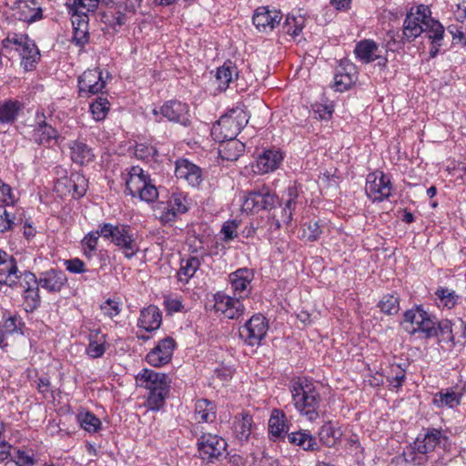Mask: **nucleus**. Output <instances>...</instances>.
<instances>
[{
	"mask_svg": "<svg viewBox=\"0 0 466 466\" xmlns=\"http://www.w3.org/2000/svg\"><path fill=\"white\" fill-rule=\"evenodd\" d=\"M431 11L428 5H419L411 7L404 19L401 33L389 31L387 33L386 47L390 51L402 48L406 42H412L424 30Z\"/></svg>",
	"mask_w": 466,
	"mask_h": 466,
	"instance_id": "f257e3e1",
	"label": "nucleus"
},
{
	"mask_svg": "<svg viewBox=\"0 0 466 466\" xmlns=\"http://www.w3.org/2000/svg\"><path fill=\"white\" fill-rule=\"evenodd\" d=\"M292 401L296 410L309 420L319 418L321 398L314 383L307 378H299L291 387Z\"/></svg>",
	"mask_w": 466,
	"mask_h": 466,
	"instance_id": "f03ea898",
	"label": "nucleus"
},
{
	"mask_svg": "<svg viewBox=\"0 0 466 466\" xmlns=\"http://www.w3.org/2000/svg\"><path fill=\"white\" fill-rule=\"evenodd\" d=\"M122 180L133 197L145 202H154L158 197L157 188L151 183L150 176L139 166H131L121 172Z\"/></svg>",
	"mask_w": 466,
	"mask_h": 466,
	"instance_id": "7ed1b4c3",
	"label": "nucleus"
},
{
	"mask_svg": "<svg viewBox=\"0 0 466 466\" xmlns=\"http://www.w3.org/2000/svg\"><path fill=\"white\" fill-rule=\"evenodd\" d=\"M55 173L58 177L55 180L54 191L63 201L78 199L85 196L88 188V180L79 172H72L67 176V170L62 166L55 167Z\"/></svg>",
	"mask_w": 466,
	"mask_h": 466,
	"instance_id": "20e7f679",
	"label": "nucleus"
},
{
	"mask_svg": "<svg viewBox=\"0 0 466 466\" xmlns=\"http://www.w3.org/2000/svg\"><path fill=\"white\" fill-rule=\"evenodd\" d=\"M248 122L247 112L242 107L237 106L218 119L211 129V135L219 143L227 139H235Z\"/></svg>",
	"mask_w": 466,
	"mask_h": 466,
	"instance_id": "39448f33",
	"label": "nucleus"
},
{
	"mask_svg": "<svg viewBox=\"0 0 466 466\" xmlns=\"http://www.w3.org/2000/svg\"><path fill=\"white\" fill-rule=\"evenodd\" d=\"M97 234H100L106 239H110L128 259L132 258L139 250L133 230L128 225L105 223L99 226Z\"/></svg>",
	"mask_w": 466,
	"mask_h": 466,
	"instance_id": "423d86ee",
	"label": "nucleus"
},
{
	"mask_svg": "<svg viewBox=\"0 0 466 466\" xmlns=\"http://www.w3.org/2000/svg\"><path fill=\"white\" fill-rule=\"evenodd\" d=\"M5 49H15L22 58V65L26 71L35 67L40 53L35 42L25 34L8 33L2 41Z\"/></svg>",
	"mask_w": 466,
	"mask_h": 466,
	"instance_id": "0eeeda50",
	"label": "nucleus"
},
{
	"mask_svg": "<svg viewBox=\"0 0 466 466\" xmlns=\"http://www.w3.org/2000/svg\"><path fill=\"white\" fill-rule=\"evenodd\" d=\"M31 139L38 146L53 148L60 144L63 137L56 128L46 122L44 112L37 111L35 114V124L33 126L31 132Z\"/></svg>",
	"mask_w": 466,
	"mask_h": 466,
	"instance_id": "6e6552de",
	"label": "nucleus"
},
{
	"mask_svg": "<svg viewBox=\"0 0 466 466\" xmlns=\"http://www.w3.org/2000/svg\"><path fill=\"white\" fill-rule=\"evenodd\" d=\"M394 188L390 177L380 170L368 174L366 178L365 191L372 201H390Z\"/></svg>",
	"mask_w": 466,
	"mask_h": 466,
	"instance_id": "1a4fd4ad",
	"label": "nucleus"
},
{
	"mask_svg": "<svg viewBox=\"0 0 466 466\" xmlns=\"http://www.w3.org/2000/svg\"><path fill=\"white\" fill-rule=\"evenodd\" d=\"M268 330V322L260 313L253 315L239 328V336L249 346L260 345Z\"/></svg>",
	"mask_w": 466,
	"mask_h": 466,
	"instance_id": "9d476101",
	"label": "nucleus"
},
{
	"mask_svg": "<svg viewBox=\"0 0 466 466\" xmlns=\"http://www.w3.org/2000/svg\"><path fill=\"white\" fill-rule=\"evenodd\" d=\"M199 456L208 462L219 459L227 449V441L217 434L202 433L198 438Z\"/></svg>",
	"mask_w": 466,
	"mask_h": 466,
	"instance_id": "9b49d317",
	"label": "nucleus"
},
{
	"mask_svg": "<svg viewBox=\"0 0 466 466\" xmlns=\"http://www.w3.org/2000/svg\"><path fill=\"white\" fill-rule=\"evenodd\" d=\"M153 114L157 116L161 115L170 122L179 123L183 126L189 124V106L187 103L179 100H168L158 109H153Z\"/></svg>",
	"mask_w": 466,
	"mask_h": 466,
	"instance_id": "f8f14e48",
	"label": "nucleus"
},
{
	"mask_svg": "<svg viewBox=\"0 0 466 466\" xmlns=\"http://www.w3.org/2000/svg\"><path fill=\"white\" fill-rule=\"evenodd\" d=\"M106 86L102 72L98 68L87 69L78 77V91L82 97L96 95Z\"/></svg>",
	"mask_w": 466,
	"mask_h": 466,
	"instance_id": "ddd939ff",
	"label": "nucleus"
},
{
	"mask_svg": "<svg viewBox=\"0 0 466 466\" xmlns=\"http://www.w3.org/2000/svg\"><path fill=\"white\" fill-rule=\"evenodd\" d=\"M214 309L217 312H221L225 318L229 319H238L244 314L245 307L241 299L228 296L224 293L214 295Z\"/></svg>",
	"mask_w": 466,
	"mask_h": 466,
	"instance_id": "4468645a",
	"label": "nucleus"
},
{
	"mask_svg": "<svg viewBox=\"0 0 466 466\" xmlns=\"http://www.w3.org/2000/svg\"><path fill=\"white\" fill-rule=\"evenodd\" d=\"M284 160V154L279 148L264 149L257 157L253 171L258 175H265L279 168Z\"/></svg>",
	"mask_w": 466,
	"mask_h": 466,
	"instance_id": "2eb2a0df",
	"label": "nucleus"
},
{
	"mask_svg": "<svg viewBox=\"0 0 466 466\" xmlns=\"http://www.w3.org/2000/svg\"><path fill=\"white\" fill-rule=\"evenodd\" d=\"M175 176L194 187H198L203 181L202 168L183 157L175 161Z\"/></svg>",
	"mask_w": 466,
	"mask_h": 466,
	"instance_id": "dca6fc26",
	"label": "nucleus"
},
{
	"mask_svg": "<svg viewBox=\"0 0 466 466\" xmlns=\"http://www.w3.org/2000/svg\"><path fill=\"white\" fill-rule=\"evenodd\" d=\"M282 19V14L279 10L269 9L268 6H259L255 10L252 21L259 32L269 33Z\"/></svg>",
	"mask_w": 466,
	"mask_h": 466,
	"instance_id": "f3484780",
	"label": "nucleus"
},
{
	"mask_svg": "<svg viewBox=\"0 0 466 466\" xmlns=\"http://www.w3.org/2000/svg\"><path fill=\"white\" fill-rule=\"evenodd\" d=\"M176 341L171 337H167L158 341L157 345L147 355V363L154 367H161L168 363L173 356Z\"/></svg>",
	"mask_w": 466,
	"mask_h": 466,
	"instance_id": "a211bd4d",
	"label": "nucleus"
},
{
	"mask_svg": "<svg viewBox=\"0 0 466 466\" xmlns=\"http://www.w3.org/2000/svg\"><path fill=\"white\" fill-rule=\"evenodd\" d=\"M68 149L71 161L77 166H87L96 158L95 149L84 139L71 140Z\"/></svg>",
	"mask_w": 466,
	"mask_h": 466,
	"instance_id": "6ab92c4d",
	"label": "nucleus"
},
{
	"mask_svg": "<svg viewBox=\"0 0 466 466\" xmlns=\"http://www.w3.org/2000/svg\"><path fill=\"white\" fill-rule=\"evenodd\" d=\"M15 16L23 22L32 24L43 18L41 5L36 0H17L15 3Z\"/></svg>",
	"mask_w": 466,
	"mask_h": 466,
	"instance_id": "aec40b11",
	"label": "nucleus"
},
{
	"mask_svg": "<svg viewBox=\"0 0 466 466\" xmlns=\"http://www.w3.org/2000/svg\"><path fill=\"white\" fill-rule=\"evenodd\" d=\"M254 274L251 269L242 268L229 275V280L234 296L243 299L248 298L251 291L250 283Z\"/></svg>",
	"mask_w": 466,
	"mask_h": 466,
	"instance_id": "412c9836",
	"label": "nucleus"
},
{
	"mask_svg": "<svg viewBox=\"0 0 466 466\" xmlns=\"http://www.w3.org/2000/svg\"><path fill=\"white\" fill-rule=\"evenodd\" d=\"M243 204H275L278 196L266 184L258 185L249 191H243L240 195Z\"/></svg>",
	"mask_w": 466,
	"mask_h": 466,
	"instance_id": "4be33fe9",
	"label": "nucleus"
},
{
	"mask_svg": "<svg viewBox=\"0 0 466 466\" xmlns=\"http://www.w3.org/2000/svg\"><path fill=\"white\" fill-rule=\"evenodd\" d=\"M67 283V278L64 271L51 268L41 272L38 277L39 287L49 293H58Z\"/></svg>",
	"mask_w": 466,
	"mask_h": 466,
	"instance_id": "5701e85b",
	"label": "nucleus"
},
{
	"mask_svg": "<svg viewBox=\"0 0 466 466\" xmlns=\"http://www.w3.org/2000/svg\"><path fill=\"white\" fill-rule=\"evenodd\" d=\"M239 70L236 63L227 60L224 64L217 68L216 84L219 92H225L230 87V85L238 80Z\"/></svg>",
	"mask_w": 466,
	"mask_h": 466,
	"instance_id": "b1692460",
	"label": "nucleus"
},
{
	"mask_svg": "<svg viewBox=\"0 0 466 466\" xmlns=\"http://www.w3.org/2000/svg\"><path fill=\"white\" fill-rule=\"evenodd\" d=\"M73 26L72 43L83 48L89 42V18L87 14L74 15L71 17Z\"/></svg>",
	"mask_w": 466,
	"mask_h": 466,
	"instance_id": "393cba45",
	"label": "nucleus"
},
{
	"mask_svg": "<svg viewBox=\"0 0 466 466\" xmlns=\"http://www.w3.org/2000/svg\"><path fill=\"white\" fill-rule=\"evenodd\" d=\"M442 436L441 431L437 429H429L423 437H417L413 442V450L420 454H427L435 450L441 443Z\"/></svg>",
	"mask_w": 466,
	"mask_h": 466,
	"instance_id": "a878e982",
	"label": "nucleus"
},
{
	"mask_svg": "<svg viewBox=\"0 0 466 466\" xmlns=\"http://www.w3.org/2000/svg\"><path fill=\"white\" fill-rule=\"evenodd\" d=\"M19 269L15 259L6 252L0 249V283L15 285Z\"/></svg>",
	"mask_w": 466,
	"mask_h": 466,
	"instance_id": "bb28decb",
	"label": "nucleus"
},
{
	"mask_svg": "<svg viewBox=\"0 0 466 466\" xmlns=\"http://www.w3.org/2000/svg\"><path fill=\"white\" fill-rule=\"evenodd\" d=\"M354 54L356 58L364 64H370L381 57L379 45L372 39L359 41L355 46Z\"/></svg>",
	"mask_w": 466,
	"mask_h": 466,
	"instance_id": "cd10ccee",
	"label": "nucleus"
},
{
	"mask_svg": "<svg viewBox=\"0 0 466 466\" xmlns=\"http://www.w3.org/2000/svg\"><path fill=\"white\" fill-rule=\"evenodd\" d=\"M137 380L140 381V385L148 390H156L162 387L169 388V381L165 373L156 372L152 370L144 369L141 373L137 376Z\"/></svg>",
	"mask_w": 466,
	"mask_h": 466,
	"instance_id": "c85d7f7f",
	"label": "nucleus"
},
{
	"mask_svg": "<svg viewBox=\"0 0 466 466\" xmlns=\"http://www.w3.org/2000/svg\"><path fill=\"white\" fill-rule=\"evenodd\" d=\"M24 108V104L13 98L0 100V124L13 125Z\"/></svg>",
	"mask_w": 466,
	"mask_h": 466,
	"instance_id": "c756f323",
	"label": "nucleus"
},
{
	"mask_svg": "<svg viewBox=\"0 0 466 466\" xmlns=\"http://www.w3.org/2000/svg\"><path fill=\"white\" fill-rule=\"evenodd\" d=\"M162 322V313L155 305L145 308L140 312L138 319V327L143 328L148 332L157 329Z\"/></svg>",
	"mask_w": 466,
	"mask_h": 466,
	"instance_id": "7c9ffc66",
	"label": "nucleus"
},
{
	"mask_svg": "<svg viewBox=\"0 0 466 466\" xmlns=\"http://www.w3.org/2000/svg\"><path fill=\"white\" fill-rule=\"evenodd\" d=\"M287 438L289 443L300 447L305 451H317L320 450L316 438L306 430L290 432L287 435Z\"/></svg>",
	"mask_w": 466,
	"mask_h": 466,
	"instance_id": "2f4dec72",
	"label": "nucleus"
},
{
	"mask_svg": "<svg viewBox=\"0 0 466 466\" xmlns=\"http://www.w3.org/2000/svg\"><path fill=\"white\" fill-rule=\"evenodd\" d=\"M462 392H458L454 388L441 390L434 394L432 404L437 408L454 409L461 404Z\"/></svg>",
	"mask_w": 466,
	"mask_h": 466,
	"instance_id": "473e14b6",
	"label": "nucleus"
},
{
	"mask_svg": "<svg viewBox=\"0 0 466 466\" xmlns=\"http://www.w3.org/2000/svg\"><path fill=\"white\" fill-rule=\"evenodd\" d=\"M133 155L137 159L150 167L157 163L159 153L157 148L149 142H136L133 147Z\"/></svg>",
	"mask_w": 466,
	"mask_h": 466,
	"instance_id": "72a5a7b5",
	"label": "nucleus"
},
{
	"mask_svg": "<svg viewBox=\"0 0 466 466\" xmlns=\"http://www.w3.org/2000/svg\"><path fill=\"white\" fill-rule=\"evenodd\" d=\"M217 418V406L214 402L201 399L195 404V420L198 423H211Z\"/></svg>",
	"mask_w": 466,
	"mask_h": 466,
	"instance_id": "f704fd0d",
	"label": "nucleus"
},
{
	"mask_svg": "<svg viewBox=\"0 0 466 466\" xmlns=\"http://www.w3.org/2000/svg\"><path fill=\"white\" fill-rule=\"evenodd\" d=\"M245 151V145L238 139H227L220 143L219 155L223 159L235 161Z\"/></svg>",
	"mask_w": 466,
	"mask_h": 466,
	"instance_id": "c9c22d12",
	"label": "nucleus"
},
{
	"mask_svg": "<svg viewBox=\"0 0 466 466\" xmlns=\"http://www.w3.org/2000/svg\"><path fill=\"white\" fill-rule=\"evenodd\" d=\"M252 417L248 413L235 416L233 421V431L239 441H247L251 434Z\"/></svg>",
	"mask_w": 466,
	"mask_h": 466,
	"instance_id": "e433bc0d",
	"label": "nucleus"
},
{
	"mask_svg": "<svg viewBox=\"0 0 466 466\" xmlns=\"http://www.w3.org/2000/svg\"><path fill=\"white\" fill-rule=\"evenodd\" d=\"M425 310L421 306H417L414 309H408L403 314V320L401 326L405 331L414 335L416 334V326H420V320L423 319Z\"/></svg>",
	"mask_w": 466,
	"mask_h": 466,
	"instance_id": "4c0bfd02",
	"label": "nucleus"
},
{
	"mask_svg": "<svg viewBox=\"0 0 466 466\" xmlns=\"http://www.w3.org/2000/svg\"><path fill=\"white\" fill-rule=\"evenodd\" d=\"M106 336L98 329L91 330L86 353L93 359L100 358L106 351Z\"/></svg>",
	"mask_w": 466,
	"mask_h": 466,
	"instance_id": "58836bf2",
	"label": "nucleus"
},
{
	"mask_svg": "<svg viewBox=\"0 0 466 466\" xmlns=\"http://www.w3.org/2000/svg\"><path fill=\"white\" fill-rule=\"evenodd\" d=\"M200 260L197 257H189L181 259L180 268L177 272L178 280L181 282H188L200 267Z\"/></svg>",
	"mask_w": 466,
	"mask_h": 466,
	"instance_id": "ea45409f",
	"label": "nucleus"
},
{
	"mask_svg": "<svg viewBox=\"0 0 466 466\" xmlns=\"http://www.w3.org/2000/svg\"><path fill=\"white\" fill-rule=\"evenodd\" d=\"M305 22L306 19L301 15L295 16L288 15L282 25V33L295 39L305 27Z\"/></svg>",
	"mask_w": 466,
	"mask_h": 466,
	"instance_id": "a19ab883",
	"label": "nucleus"
},
{
	"mask_svg": "<svg viewBox=\"0 0 466 466\" xmlns=\"http://www.w3.org/2000/svg\"><path fill=\"white\" fill-rule=\"evenodd\" d=\"M423 32L426 33L427 37L431 40V43H443L445 36L444 26L430 15V18L427 19Z\"/></svg>",
	"mask_w": 466,
	"mask_h": 466,
	"instance_id": "79ce46f5",
	"label": "nucleus"
},
{
	"mask_svg": "<svg viewBox=\"0 0 466 466\" xmlns=\"http://www.w3.org/2000/svg\"><path fill=\"white\" fill-rule=\"evenodd\" d=\"M341 437V432L336 430L331 421L326 422L319 431V441L327 447H333Z\"/></svg>",
	"mask_w": 466,
	"mask_h": 466,
	"instance_id": "37998d69",
	"label": "nucleus"
},
{
	"mask_svg": "<svg viewBox=\"0 0 466 466\" xmlns=\"http://www.w3.org/2000/svg\"><path fill=\"white\" fill-rule=\"evenodd\" d=\"M15 285H9L12 289H21L23 292H26L29 289H36L39 287L38 278L31 271H20L17 273V279H15Z\"/></svg>",
	"mask_w": 466,
	"mask_h": 466,
	"instance_id": "c03bdc74",
	"label": "nucleus"
},
{
	"mask_svg": "<svg viewBox=\"0 0 466 466\" xmlns=\"http://www.w3.org/2000/svg\"><path fill=\"white\" fill-rule=\"evenodd\" d=\"M420 323V326L415 327L416 333L421 334L424 339H431L437 336L436 325L438 319L436 317L425 311L423 319Z\"/></svg>",
	"mask_w": 466,
	"mask_h": 466,
	"instance_id": "a18cd8bd",
	"label": "nucleus"
},
{
	"mask_svg": "<svg viewBox=\"0 0 466 466\" xmlns=\"http://www.w3.org/2000/svg\"><path fill=\"white\" fill-rule=\"evenodd\" d=\"M89 110L96 121H103L110 110V103L106 97L97 96L90 104Z\"/></svg>",
	"mask_w": 466,
	"mask_h": 466,
	"instance_id": "49530a36",
	"label": "nucleus"
},
{
	"mask_svg": "<svg viewBox=\"0 0 466 466\" xmlns=\"http://www.w3.org/2000/svg\"><path fill=\"white\" fill-rule=\"evenodd\" d=\"M378 308L387 315H395L400 310V298L395 294H386L379 301Z\"/></svg>",
	"mask_w": 466,
	"mask_h": 466,
	"instance_id": "de8ad7c7",
	"label": "nucleus"
},
{
	"mask_svg": "<svg viewBox=\"0 0 466 466\" xmlns=\"http://www.w3.org/2000/svg\"><path fill=\"white\" fill-rule=\"evenodd\" d=\"M283 419L284 414L282 413L281 416H279V411L275 410L268 420V433L271 436L270 438L274 441L281 437L282 433L285 431L286 424Z\"/></svg>",
	"mask_w": 466,
	"mask_h": 466,
	"instance_id": "09e8293b",
	"label": "nucleus"
},
{
	"mask_svg": "<svg viewBox=\"0 0 466 466\" xmlns=\"http://www.w3.org/2000/svg\"><path fill=\"white\" fill-rule=\"evenodd\" d=\"M270 211L277 228H280L282 224H289L292 219L291 206H272Z\"/></svg>",
	"mask_w": 466,
	"mask_h": 466,
	"instance_id": "8fccbe9b",
	"label": "nucleus"
},
{
	"mask_svg": "<svg viewBox=\"0 0 466 466\" xmlns=\"http://www.w3.org/2000/svg\"><path fill=\"white\" fill-rule=\"evenodd\" d=\"M5 208L6 206H0V232L10 230L15 225L22 222L21 218H16L15 213Z\"/></svg>",
	"mask_w": 466,
	"mask_h": 466,
	"instance_id": "3c124183",
	"label": "nucleus"
},
{
	"mask_svg": "<svg viewBox=\"0 0 466 466\" xmlns=\"http://www.w3.org/2000/svg\"><path fill=\"white\" fill-rule=\"evenodd\" d=\"M169 392V388L162 387V389H157L156 390H149L147 397V406L151 410H159L165 402V399Z\"/></svg>",
	"mask_w": 466,
	"mask_h": 466,
	"instance_id": "603ef678",
	"label": "nucleus"
},
{
	"mask_svg": "<svg viewBox=\"0 0 466 466\" xmlns=\"http://www.w3.org/2000/svg\"><path fill=\"white\" fill-rule=\"evenodd\" d=\"M78 421L81 427L88 432H96L102 424L100 420L89 411L79 414Z\"/></svg>",
	"mask_w": 466,
	"mask_h": 466,
	"instance_id": "864d4df0",
	"label": "nucleus"
},
{
	"mask_svg": "<svg viewBox=\"0 0 466 466\" xmlns=\"http://www.w3.org/2000/svg\"><path fill=\"white\" fill-rule=\"evenodd\" d=\"M11 461L16 466H34L36 461L33 453L15 448L11 457Z\"/></svg>",
	"mask_w": 466,
	"mask_h": 466,
	"instance_id": "5fc2aeb1",
	"label": "nucleus"
},
{
	"mask_svg": "<svg viewBox=\"0 0 466 466\" xmlns=\"http://www.w3.org/2000/svg\"><path fill=\"white\" fill-rule=\"evenodd\" d=\"M39 288L40 287H36V289L23 292L25 309L26 312H33L40 306L41 298L39 295Z\"/></svg>",
	"mask_w": 466,
	"mask_h": 466,
	"instance_id": "6e6d98bb",
	"label": "nucleus"
},
{
	"mask_svg": "<svg viewBox=\"0 0 466 466\" xmlns=\"http://www.w3.org/2000/svg\"><path fill=\"white\" fill-rule=\"evenodd\" d=\"M406 379L405 370L400 365H391L387 380L392 388L399 389Z\"/></svg>",
	"mask_w": 466,
	"mask_h": 466,
	"instance_id": "4d7b16f0",
	"label": "nucleus"
},
{
	"mask_svg": "<svg viewBox=\"0 0 466 466\" xmlns=\"http://www.w3.org/2000/svg\"><path fill=\"white\" fill-rule=\"evenodd\" d=\"M357 79V75H334V87L336 91L344 92L351 87Z\"/></svg>",
	"mask_w": 466,
	"mask_h": 466,
	"instance_id": "13d9d810",
	"label": "nucleus"
},
{
	"mask_svg": "<svg viewBox=\"0 0 466 466\" xmlns=\"http://www.w3.org/2000/svg\"><path fill=\"white\" fill-rule=\"evenodd\" d=\"M315 118L319 120H329L334 112L332 104L315 103L311 106Z\"/></svg>",
	"mask_w": 466,
	"mask_h": 466,
	"instance_id": "bf43d9fd",
	"label": "nucleus"
},
{
	"mask_svg": "<svg viewBox=\"0 0 466 466\" xmlns=\"http://www.w3.org/2000/svg\"><path fill=\"white\" fill-rule=\"evenodd\" d=\"M435 295L449 309L454 307L459 299V296L456 295L454 290L449 289L447 288L438 289L435 292Z\"/></svg>",
	"mask_w": 466,
	"mask_h": 466,
	"instance_id": "052dcab7",
	"label": "nucleus"
},
{
	"mask_svg": "<svg viewBox=\"0 0 466 466\" xmlns=\"http://www.w3.org/2000/svg\"><path fill=\"white\" fill-rule=\"evenodd\" d=\"M171 206H167V208H162L161 206H156L154 208V216L158 218L163 225H166L169 222L175 220L177 212L174 208Z\"/></svg>",
	"mask_w": 466,
	"mask_h": 466,
	"instance_id": "680f3d73",
	"label": "nucleus"
},
{
	"mask_svg": "<svg viewBox=\"0 0 466 466\" xmlns=\"http://www.w3.org/2000/svg\"><path fill=\"white\" fill-rule=\"evenodd\" d=\"M66 5L71 14V17L74 15L87 14L86 12L95 10L88 8V0H66Z\"/></svg>",
	"mask_w": 466,
	"mask_h": 466,
	"instance_id": "e2e57ef3",
	"label": "nucleus"
},
{
	"mask_svg": "<svg viewBox=\"0 0 466 466\" xmlns=\"http://www.w3.org/2000/svg\"><path fill=\"white\" fill-rule=\"evenodd\" d=\"M437 338H441V340H453L451 323L448 319L439 321L436 325Z\"/></svg>",
	"mask_w": 466,
	"mask_h": 466,
	"instance_id": "0e129e2a",
	"label": "nucleus"
},
{
	"mask_svg": "<svg viewBox=\"0 0 466 466\" xmlns=\"http://www.w3.org/2000/svg\"><path fill=\"white\" fill-rule=\"evenodd\" d=\"M35 387L44 399H54L52 385L47 377H39L35 380Z\"/></svg>",
	"mask_w": 466,
	"mask_h": 466,
	"instance_id": "69168bd1",
	"label": "nucleus"
},
{
	"mask_svg": "<svg viewBox=\"0 0 466 466\" xmlns=\"http://www.w3.org/2000/svg\"><path fill=\"white\" fill-rule=\"evenodd\" d=\"M100 309L104 315L113 319L117 316L121 311L120 303L112 299H106L101 306Z\"/></svg>",
	"mask_w": 466,
	"mask_h": 466,
	"instance_id": "338daca9",
	"label": "nucleus"
},
{
	"mask_svg": "<svg viewBox=\"0 0 466 466\" xmlns=\"http://www.w3.org/2000/svg\"><path fill=\"white\" fill-rule=\"evenodd\" d=\"M449 34L452 36V44H460L463 46H466V35L462 30L461 26L457 25H450L447 27Z\"/></svg>",
	"mask_w": 466,
	"mask_h": 466,
	"instance_id": "774afa93",
	"label": "nucleus"
}]
</instances>
